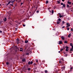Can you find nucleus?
Instances as JSON below:
<instances>
[{"mask_svg":"<svg viewBox=\"0 0 73 73\" xmlns=\"http://www.w3.org/2000/svg\"><path fill=\"white\" fill-rule=\"evenodd\" d=\"M24 68H25V70H27V68H25V67H24Z\"/></svg>","mask_w":73,"mask_h":73,"instance_id":"nucleus-15","label":"nucleus"},{"mask_svg":"<svg viewBox=\"0 0 73 73\" xmlns=\"http://www.w3.org/2000/svg\"><path fill=\"white\" fill-rule=\"evenodd\" d=\"M71 48L73 49V46H72V48Z\"/></svg>","mask_w":73,"mask_h":73,"instance_id":"nucleus-41","label":"nucleus"},{"mask_svg":"<svg viewBox=\"0 0 73 73\" xmlns=\"http://www.w3.org/2000/svg\"><path fill=\"white\" fill-rule=\"evenodd\" d=\"M63 53L64 54H65L66 53V52H64Z\"/></svg>","mask_w":73,"mask_h":73,"instance_id":"nucleus-51","label":"nucleus"},{"mask_svg":"<svg viewBox=\"0 0 73 73\" xmlns=\"http://www.w3.org/2000/svg\"><path fill=\"white\" fill-rule=\"evenodd\" d=\"M67 29V30H68V31H69V29H70V28H68Z\"/></svg>","mask_w":73,"mask_h":73,"instance_id":"nucleus-43","label":"nucleus"},{"mask_svg":"<svg viewBox=\"0 0 73 73\" xmlns=\"http://www.w3.org/2000/svg\"><path fill=\"white\" fill-rule=\"evenodd\" d=\"M63 49H65V46H64V47H63Z\"/></svg>","mask_w":73,"mask_h":73,"instance_id":"nucleus-35","label":"nucleus"},{"mask_svg":"<svg viewBox=\"0 0 73 73\" xmlns=\"http://www.w3.org/2000/svg\"><path fill=\"white\" fill-rule=\"evenodd\" d=\"M73 69L72 67H71V69Z\"/></svg>","mask_w":73,"mask_h":73,"instance_id":"nucleus-52","label":"nucleus"},{"mask_svg":"<svg viewBox=\"0 0 73 73\" xmlns=\"http://www.w3.org/2000/svg\"><path fill=\"white\" fill-rule=\"evenodd\" d=\"M28 42V40H25V43H27Z\"/></svg>","mask_w":73,"mask_h":73,"instance_id":"nucleus-13","label":"nucleus"},{"mask_svg":"<svg viewBox=\"0 0 73 73\" xmlns=\"http://www.w3.org/2000/svg\"><path fill=\"white\" fill-rule=\"evenodd\" d=\"M63 50V48H61V49H60V52H62V50Z\"/></svg>","mask_w":73,"mask_h":73,"instance_id":"nucleus-21","label":"nucleus"},{"mask_svg":"<svg viewBox=\"0 0 73 73\" xmlns=\"http://www.w3.org/2000/svg\"><path fill=\"white\" fill-rule=\"evenodd\" d=\"M61 38H62L63 40H64V37H61Z\"/></svg>","mask_w":73,"mask_h":73,"instance_id":"nucleus-32","label":"nucleus"},{"mask_svg":"<svg viewBox=\"0 0 73 73\" xmlns=\"http://www.w3.org/2000/svg\"><path fill=\"white\" fill-rule=\"evenodd\" d=\"M45 73H47L48 72V71L47 70H45Z\"/></svg>","mask_w":73,"mask_h":73,"instance_id":"nucleus-14","label":"nucleus"},{"mask_svg":"<svg viewBox=\"0 0 73 73\" xmlns=\"http://www.w3.org/2000/svg\"><path fill=\"white\" fill-rule=\"evenodd\" d=\"M15 7L13 8V9H14V8H15Z\"/></svg>","mask_w":73,"mask_h":73,"instance_id":"nucleus-62","label":"nucleus"},{"mask_svg":"<svg viewBox=\"0 0 73 73\" xmlns=\"http://www.w3.org/2000/svg\"><path fill=\"white\" fill-rule=\"evenodd\" d=\"M63 16V15H60V18H61Z\"/></svg>","mask_w":73,"mask_h":73,"instance_id":"nucleus-30","label":"nucleus"},{"mask_svg":"<svg viewBox=\"0 0 73 73\" xmlns=\"http://www.w3.org/2000/svg\"><path fill=\"white\" fill-rule=\"evenodd\" d=\"M37 7H37V6L36 8V9H37Z\"/></svg>","mask_w":73,"mask_h":73,"instance_id":"nucleus-61","label":"nucleus"},{"mask_svg":"<svg viewBox=\"0 0 73 73\" xmlns=\"http://www.w3.org/2000/svg\"><path fill=\"white\" fill-rule=\"evenodd\" d=\"M58 53H60V51H59L58 52Z\"/></svg>","mask_w":73,"mask_h":73,"instance_id":"nucleus-56","label":"nucleus"},{"mask_svg":"<svg viewBox=\"0 0 73 73\" xmlns=\"http://www.w3.org/2000/svg\"><path fill=\"white\" fill-rule=\"evenodd\" d=\"M2 31H0V33H2Z\"/></svg>","mask_w":73,"mask_h":73,"instance_id":"nucleus-48","label":"nucleus"},{"mask_svg":"<svg viewBox=\"0 0 73 73\" xmlns=\"http://www.w3.org/2000/svg\"><path fill=\"white\" fill-rule=\"evenodd\" d=\"M23 4V3H21V5H22Z\"/></svg>","mask_w":73,"mask_h":73,"instance_id":"nucleus-47","label":"nucleus"},{"mask_svg":"<svg viewBox=\"0 0 73 73\" xmlns=\"http://www.w3.org/2000/svg\"><path fill=\"white\" fill-rule=\"evenodd\" d=\"M14 1H9V2H8V3H9H9H12V4H13V3Z\"/></svg>","mask_w":73,"mask_h":73,"instance_id":"nucleus-8","label":"nucleus"},{"mask_svg":"<svg viewBox=\"0 0 73 73\" xmlns=\"http://www.w3.org/2000/svg\"><path fill=\"white\" fill-rule=\"evenodd\" d=\"M23 25V26L24 27H25V25Z\"/></svg>","mask_w":73,"mask_h":73,"instance_id":"nucleus-45","label":"nucleus"},{"mask_svg":"<svg viewBox=\"0 0 73 73\" xmlns=\"http://www.w3.org/2000/svg\"><path fill=\"white\" fill-rule=\"evenodd\" d=\"M64 5V4H63V3H61V5Z\"/></svg>","mask_w":73,"mask_h":73,"instance_id":"nucleus-36","label":"nucleus"},{"mask_svg":"<svg viewBox=\"0 0 73 73\" xmlns=\"http://www.w3.org/2000/svg\"><path fill=\"white\" fill-rule=\"evenodd\" d=\"M71 31H73V28H72L71 29Z\"/></svg>","mask_w":73,"mask_h":73,"instance_id":"nucleus-39","label":"nucleus"},{"mask_svg":"<svg viewBox=\"0 0 73 73\" xmlns=\"http://www.w3.org/2000/svg\"><path fill=\"white\" fill-rule=\"evenodd\" d=\"M63 7H63V6H62V9H63Z\"/></svg>","mask_w":73,"mask_h":73,"instance_id":"nucleus-58","label":"nucleus"},{"mask_svg":"<svg viewBox=\"0 0 73 73\" xmlns=\"http://www.w3.org/2000/svg\"><path fill=\"white\" fill-rule=\"evenodd\" d=\"M9 4V3H8V4H7L6 5V6H7V5H8Z\"/></svg>","mask_w":73,"mask_h":73,"instance_id":"nucleus-40","label":"nucleus"},{"mask_svg":"<svg viewBox=\"0 0 73 73\" xmlns=\"http://www.w3.org/2000/svg\"><path fill=\"white\" fill-rule=\"evenodd\" d=\"M20 52H23V50H22L21 49L20 50Z\"/></svg>","mask_w":73,"mask_h":73,"instance_id":"nucleus-34","label":"nucleus"},{"mask_svg":"<svg viewBox=\"0 0 73 73\" xmlns=\"http://www.w3.org/2000/svg\"><path fill=\"white\" fill-rule=\"evenodd\" d=\"M65 0H62V1L63 2H64Z\"/></svg>","mask_w":73,"mask_h":73,"instance_id":"nucleus-55","label":"nucleus"},{"mask_svg":"<svg viewBox=\"0 0 73 73\" xmlns=\"http://www.w3.org/2000/svg\"><path fill=\"white\" fill-rule=\"evenodd\" d=\"M66 5L64 4V5H63V7H64V8H65L66 7Z\"/></svg>","mask_w":73,"mask_h":73,"instance_id":"nucleus-12","label":"nucleus"},{"mask_svg":"<svg viewBox=\"0 0 73 73\" xmlns=\"http://www.w3.org/2000/svg\"><path fill=\"white\" fill-rule=\"evenodd\" d=\"M9 63L8 62H6V65H9Z\"/></svg>","mask_w":73,"mask_h":73,"instance_id":"nucleus-22","label":"nucleus"},{"mask_svg":"<svg viewBox=\"0 0 73 73\" xmlns=\"http://www.w3.org/2000/svg\"><path fill=\"white\" fill-rule=\"evenodd\" d=\"M71 36V35H70V34H69L68 36L69 38H70Z\"/></svg>","mask_w":73,"mask_h":73,"instance_id":"nucleus-18","label":"nucleus"},{"mask_svg":"<svg viewBox=\"0 0 73 73\" xmlns=\"http://www.w3.org/2000/svg\"><path fill=\"white\" fill-rule=\"evenodd\" d=\"M71 5L70 6L69 5L67 4L66 5V7L67 8L68 7L69 8L71 7Z\"/></svg>","mask_w":73,"mask_h":73,"instance_id":"nucleus-5","label":"nucleus"},{"mask_svg":"<svg viewBox=\"0 0 73 73\" xmlns=\"http://www.w3.org/2000/svg\"><path fill=\"white\" fill-rule=\"evenodd\" d=\"M28 64H29V65H30V62H28Z\"/></svg>","mask_w":73,"mask_h":73,"instance_id":"nucleus-33","label":"nucleus"},{"mask_svg":"<svg viewBox=\"0 0 73 73\" xmlns=\"http://www.w3.org/2000/svg\"><path fill=\"white\" fill-rule=\"evenodd\" d=\"M73 49H72V48H71L70 49V51L71 52L72 51V50H73Z\"/></svg>","mask_w":73,"mask_h":73,"instance_id":"nucleus-31","label":"nucleus"},{"mask_svg":"<svg viewBox=\"0 0 73 73\" xmlns=\"http://www.w3.org/2000/svg\"><path fill=\"white\" fill-rule=\"evenodd\" d=\"M15 22L16 23H17V21H15Z\"/></svg>","mask_w":73,"mask_h":73,"instance_id":"nucleus-59","label":"nucleus"},{"mask_svg":"<svg viewBox=\"0 0 73 73\" xmlns=\"http://www.w3.org/2000/svg\"><path fill=\"white\" fill-rule=\"evenodd\" d=\"M58 14L60 16V13H59Z\"/></svg>","mask_w":73,"mask_h":73,"instance_id":"nucleus-53","label":"nucleus"},{"mask_svg":"<svg viewBox=\"0 0 73 73\" xmlns=\"http://www.w3.org/2000/svg\"><path fill=\"white\" fill-rule=\"evenodd\" d=\"M17 42L18 43H18H19V39H17Z\"/></svg>","mask_w":73,"mask_h":73,"instance_id":"nucleus-9","label":"nucleus"},{"mask_svg":"<svg viewBox=\"0 0 73 73\" xmlns=\"http://www.w3.org/2000/svg\"><path fill=\"white\" fill-rule=\"evenodd\" d=\"M72 45L73 44H72V43H70V45L71 46H73Z\"/></svg>","mask_w":73,"mask_h":73,"instance_id":"nucleus-16","label":"nucleus"},{"mask_svg":"<svg viewBox=\"0 0 73 73\" xmlns=\"http://www.w3.org/2000/svg\"><path fill=\"white\" fill-rule=\"evenodd\" d=\"M52 14H53L54 13V10H52Z\"/></svg>","mask_w":73,"mask_h":73,"instance_id":"nucleus-25","label":"nucleus"},{"mask_svg":"<svg viewBox=\"0 0 73 73\" xmlns=\"http://www.w3.org/2000/svg\"><path fill=\"white\" fill-rule=\"evenodd\" d=\"M33 63V61H31V62H30V64L31 65V64H32Z\"/></svg>","mask_w":73,"mask_h":73,"instance_id":"nucleus-24","label":"nucleus"},{"mask_svg":"<svg viewBox=\"0 0 73 73\" xmlns=\"http://www.w3.org/2000/svg\"><path fill=\"white\" fill-rule=\"evenodd\" d=\"M58 20L59 21H61V19H59Z\"/></svg>","mask_w":73,"mask_h":73,"instance_id":"nucleus-27","label":"nucleus"},{"mask_svg":"<svg viewBox=\"0 0 73 73\" xmlns=\"http://www.w3.org/2000/svg\"><path fill=\"white\" fill-rule=\"evenodd\" d=\"M34 70H36L37 69V67L34 68Z\"/></svg>","mask_w":73,"mask_h":73,"instance_id":"nucleus-26","label":"nucleus"},{"mask_svg":"<svg viewBox=\"0 0 73 73\" xmlns=\"http://www.w3.org/2000/svg\"><path fill=\"white\" fill-rule=\"evenodd\" d=\"M70 0H69L68 1V2H67V3L69 4L70 5H71V3H72V2H70Z\"/></svg>","mask_w":73,"mask_h":73,"instance_id":"nucleus-3","label":"nucleus"},{"mask_svg":"<svg viewBox=\"0 0 73 73\" xmlns=\"http://www.w3.org/2000/svg\"><path fill=\"white\" fill-rule=\"evenodd\" d=\"M64 28H65V27H64V26H63V27H62V29Z\"/></svg>","mask_w":73,"mask_h":73,"instance_id":"nucleus-50","label":"nucleus"},{"mask_svg":"<svg viewBox=\"0 0 73 73\" xmlns=\"http://www.w3.org/2000/svg\"><path fill=\"white\" fill-rule=\"evenodd\" d=\"M65 48H66V52H68V51L69 50V49H68L69 48V47L67 46H65Z\"/></svg>","mask_w":73,"mask_h":73,"instance_id":"nucleus-2","label":"nucleus"},{"mask_svg":"<svg viewBox=\"0 0 73 73\" xmlns=\"http://www.w3.org/2000/svg\"><path fill=\"white\" fill-rule=\"evenodd\" d=\"M62 23H63L62 24V25H63V24H65V22L64 21H62Z\"/></svg>","mask_w":73,"mask_h":73,"instance_id":"nucleus-29","label":"nucleus"},{"mask_svg":"<svg viewBox=\"0 0 73 73\" xmlns=\"http://www.w3.org/2000/svg\"><path fill=\"white\" fill-rule=\"evenodd\" d=\"M62 68H63L64 69L65 68V67L64 66H63V67H62Z\"/></svg>","mask_w":73,"mask_h":73,"instance_id":"nucleus-37","label":"nucleus"},{"mask_svg":"<svg viewBox=\"0 0 73 73\" xmlns=\"http://www.w3.org/2000/svg\"><path fill=\"white\" fill-rule=\"evenodd\" d=\"M20 49H22V50H23V48L22 49V48H20Z\"/></svg>","mask_w":73,"mask_h":73,"instance_id":"nucleus-54","label":"nucleus"},{"mask_svg":"<svg viewBox=\"0 0 73 73\" xmlns=\"http://www.w3.org/2000/svg\"><path fill=\"white\" fill-rule=\"evenodd\" d=\"M15 52L16 53H17V52H18L19 50V48L17 46H15Z\"/></svg>","mask_w":73,"mask_h":73,"instance_id":"nucleus-1","label":"nucleus"},{"mask_svg":"<svg viewBox=\"0 0 73 73\" xmlns=\"http://www.w3.org/2000/svg\"><path fill=\"white\" fill-rule=\"evenodd\" d=\"M62 61H64V59H62Z\"/></svg>","mask_w":73,"mask_h":73,"instance_id":"nucleus-57","label":"nucleus"},{"mask_svg":"<svg viewBox=\"0 0 73 73\" xmlns=\"http://www.w3.org/2000/svg\"><path fill=\"white\" fill-rule=\"evenodd\" d=\"M64 42L65 43H67V42H68V41H67V40H66Z\"/></svg>","mask_w":73,"mask_h":73,"instance_id":"nucleus-19","label":"nucleus"},{"mask_svg":"<svg viewBox=\"0 0 73 73\" xmlns=\"http://www.w3.org/2000/svg\"><path fill=\"white\" fill-rule=\"evenodd\" d=\"M50 12L51 13V11H50Z\"/></svg>","mask_w":73,"mask_h":73,"instance_id":"nucleus-63","label":"nucleus"},{"mask_svg":"<svg viewBox=\"0 0 73 73\" xmlns=\"http://www.w3.org/2000/svg\"><path fill=\"white\" fill-rule=\"evenodd\" d=\"M60 23V22H59V21H58L57 22V24H59Z\"/></svg>","mask_w":73,"mask_h":73,"instance_id":"nucleus-20","label":"nucleus"},{"mask_svg":"<svg viewBox=\"0 0 73 73\" xmlns=\"http://www.w3.org/2000/svg\"><path fill=\"white\" fill-rule=\"evenodd\" d=\"M36 62H38V61L37 60H36Z\"/></svg>","mask_w":73,"mask_h":73,"instance_id":"nucleus-44","label":"nucleus"},{"mask_svg":"<svg viewBox=\"0 0 73 73\" xmlns=\"http://www.w3.org/2000/svg\"><path fill=\"white\" fill-rule=\"evenodd\" d=\"M26 54V55H29V53H27Z\"/></svg>","mask_w":73,"mask_h":73,"instance_id":"nucleus-28","label":"nucleus"},{"mask_svg":"<svg viewBox=\"0 0 73 73\" xmlns=\"http://www.w3.org/2000/svg\"><path fill=\"white\" fill-rule=\"evenodd\" d=\"M19 24H21V23H19Z\"/></svg>","mask_w":73,"mask_h":73,"instance_id":"nucleus-64","label":"nucleus"},{"mask_svg":"<svg viewBox=\"0 0 73 73\" xmlns=\"http://www.w3.org/2000/svg\"><path fill=\"white\" fill-rule=\"evenodd\" d=\"M69 23H67L66 25H67V26H66V27L68 28H69V27L70 26V24H69Z\"/></svg>","mask_w":73,"mask_h":73,"instance_id":"nucleus-4","label":"nucleus"},{"mask_svg":"<svg viewBox=\"0 0 73 73\" xmlns=\"http://www.w3.org/2000/svg\"><path fill=\"white\" fill-rule=\"evenodd\" d=\"M48 1H47L46 2V3L48 4Z\"/></svg>","mask_w":73,"mask_h":73,"instance_id":"nucleus-23","label":"nucleus"},{"mask_svg":"<svg viewBox=\"0 0 73 73\" xmlns=\"http://www.w3.org/2000/svg\"><path fill=\"white\" fill-rule=\"evenodd\" d=\"M17 28H15V30L16 31L17 30Z\"/></svg>","mask_w":73,"mask_h":73,"instance_id":"nucleus-46","label":"nucleus"},{"mask_svg":"<svg viewBox=\"0 0 73 73\" xmlns=\"http://www.w3.org/2000/svg\"><path fill=\"white\" fill-rule=\"evenodd\" d=\"M60 1H61L60 0L59 1H57V3H58V4L60 3Z\"/></svg>","mask_w":73,"mask_h":73,"instance_id":"nucleus-10","label":"nucleus"},{"mask_svg":"<svg viewBox=\"0 0 73 73\" xmlns=\"http://www.w3.org/2000/svg\"><path fill=\"white\" fill-rule=\"evenodd\" d=\"M68 55L67 54H66L65 55V57H67V56Z\"/></svg>","mask_w":73,"mask_h":73,"instance_id":"nucleus-42","label":"nucleus"},{"mask_svg":"<svg viewBox=\"0 0 73 73\" xmlns=\"http://www.w3.org/2000/svg\"><path fill=\"white\" fill-rule=\"evenodd\" d=\"M59 42V44L60 45V44H62V40H60L59 41V42Z\"/></svg>","mask_w":73,"mask_h":73,"instance_id":"nucleus-6","label":"nucleus"},{"mask_svg":"<svg viewBox=\"0 0 73 73\" xmlns=\"http://www.w3.org/2000/svg\"><path fill=\"white\" fill-rule=\"evenodd\" d=\"M48 9H50V8L49 7L48 8Z\"/></svg>","mask_w":73,"mask_h":73,"instance_id":"nucleus-60","label":"nucleus"},{"mask_svg":"<svg viewBox=\"0 0 73 73\" xmlns=\"http://www.w3.org/2000/svg\"><path fill=\"white\" fill-rule=\"evenodd\" d=\"M27 70H28L30 71L31 70V69L30 68H28Z\"/></svg>","mask_w":73,"mask_h":73,"instance_id":"nucleus-17","label":"nucleus"},{"mask_svg":"<svg viewBox=\"0 0 73 73\" xmlns=\"http://www.w3.org/2000/svg\"><path fill=\"white\" fill-rule=\"evenodd\" d=\"M13 4H10V5H11V6H13Z\"/></svg>","mask_w":73,"mask_h":73,"instance_id":"nucleus-49","label":"nucleus"},{"mask_svg":"<svg viewBox=\"0 0 73 73\" xmlns=\"http://www.w3.org/2000/svg\"><path fill=\"white\" fill-rule=\"evenodd\" d=\"M3 20H4V21L5 22V21H7V20L6 18V17H5V19H4V18Z\"/></svg>","mask_w":73,"mask_h":73,"instance_id":"nucleus-11","label":"nucleus"},{"mask_svg":"<svg viewBox=\"0 0 73 73\" xmlns=\"http://www.w3.org/2000/svg\"><path fill=\"white\" fill-rule=\"evenodd\" d=\"M26 59L25 58H23L22 59V61L23 62H25Z\"/></svg>","mask_w":73,"mask_h":73,"instance_id":"nucleus-7","label":"nucleus"},{"mask_svg":"<svg viewBox=\"0 0 73 73\" xmlns=\"http://www.w3.org/2000/svg\"><path fill=\"white\" fill-rule=\"evenodd\" d=\"M39 12V11H37L36 13H38Z\"/></svg>","mask_w":73,"mask_h":73,"instance_id":"nucleus-38","label":"nucleus"}]
</instances>
